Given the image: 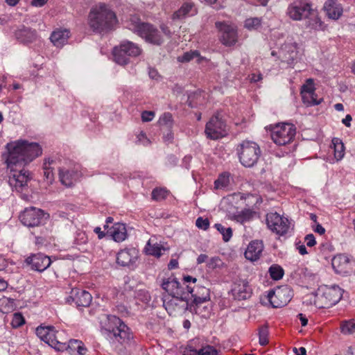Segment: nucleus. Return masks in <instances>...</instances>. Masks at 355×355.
I'll list each match as a JSON object with an SVG mask.
<instances>
[{"mask_svg":"<svg viewBox=\"0 0 355 355\" xmlns=\"http://www.w3.org/2000/svg\"><path fill=\"white\" fill-rule=\"evenodd\" d=\"M116 15L107 5L101 3L93 8L89 14V24L95 32L102 33L112 29L116 24Z\"/></svg>","mask_w":355,"mask_h":355,"instance_id":"nucleus-3","label":"nucleus"},{"mask_svg":"<svg viewBox=\"0 0 355 355\" xmlns=\"http://www.w3.org/2000/svg\"><path fill=\"white\" fill-rule=\"evenodd\" d=\"M216 229L223 235V239L227 242L232 236V230L231 227H225L220 223L215 224Z\"/></svg>","mask_w":355,"mask_h":355,"instance_id":"nucleus-40","label":"nucleus"},{"mask_svg":"<svg viewBox=\"0 0 355 355\" xmlns=\"http://www.w3.org/2000/svg\"><path fill=\"white\" fill-rule=\"evenodd\" d=\"M2 311L10 312L13 310L14 300L10 298H3L0 300Z\"/></svg>","mask_w":355,"mask_h":355,"instance_id":"nucleus-45","label":"nucleus"},{"mask_svg":"<svg viewBox=\"0 0 355 355\" xmlns=\"http://www.w3.org/2000/svg\"><path fill=\"white\" fill-rule=\"evenodd\" d=\"M343 291L338 286L325 287L317 292L314 304L319 309H327L336 304L343 297Z\"/></svg>","mask_w":355,"mask_h":355,"instance_id":"nucleus-6","label":"nucleus"},{"mask_svg":"<svg viewBox=\"0 0 355 355\" xmlns=\"http://www.w3.org/2000/svg\"><path fill=\"white\" fill-rule=\"evenodd\" d=\"M349 259L344 254H338L335 256L331 261L332 267L336 270H342L343 266L347 265Z\"/></svg>","mask_w":355,"mask_h":355,"instance_id":"nucleus-34","label":"nucleus"},{"mask_svg":"<svg viewBox=\"0 0 355 355\" xmlns=\"http://www.w3.org/2000/svg\"><path fill=\"white\" fill-rule=\"evenodd\" d=\"M194 58H198V62L202 59L198 51H191L185 52L182 56L178 58V60L180 62H187Z\"/></svg>","mask_w":355,"mask_h":355,"instance_id":"nucleus-36","label":"nucleus"},{"mask_svg":"<svg viewBox=\"0 0 355 355\" xmlns=\"http://www.w3.org/2000/svg\"><path fill=\"white\" fill-rule=\"evenodd\" d=\"M46 338L45 343L58 351H61L65 347L64 343H60L56 339L53 327H51Z\"/></svg>","mask_w":355,"mask_h":355,"instance_id":"nucleus-31","label":"nucleus"},{"mask_svg":"<svg viewBox=\"0 0 355 355\" xmlns=\"http://www.w3.org/2000/svg\"><path fill=\"white\" fill-rule=\"evenodd\" d=\"M48 0H32L31 4L35 7H42L43 6Z\"/></svg>","mask_w":355,"mask_h":355,"instance_id":"nucleus-58","label":"nucleus"},{"mask_svg":"<svg viewBox=\"0 0 355 355\" xmlns=\"http://www.w3.org/2000/svg\"><path fill=\"white\" fill-rule=\"evenodd\" d=\"M51 327H39L36 329L37 336L44 342L47 339L48 334Z\"/></svg>","mask_w":355,"mask_h":355,"instance_id":"nucleus-49","label":"nucleus"},{"mask_svg":"<svg viewBox=\"0 0 355 355\" xmlns=\"http://www.w3.org/2000/svg\"><path fill=\"white\" fill-rule=\"evenodd\" d=\"M55 163L52 159H45L43 164L44 177L48 184H52L54 180L53 167L51 166Z\"/></svg>","mask_w":355,"mask_h":355,"instance_id":"nucleus-29","label":"nucleus"},{"mask_svg":"<svg viewBox=\"0 0 355 355\" xmlns=\"http://www.w3.org/2000/svg\"><path fill=\"white\" fill-rule=\"evenodd\" d=\"M189 293H185L173 297L163 296V306L170 315L184 313L187 310L194 312L193 304L189 302Z\"/></svg>","mask_w":355,"mask_h":355,"instance_id":"nucleus-5","label":"nucleus"},{"mask_svg":"<svg viewBox=\"0 0 355 355\" xmlns=\"http://www.w3.org/2000/svg\"><path fill=\"white\" fill-rule=\"evenodd\" d=\"M152 239H150L146 247V249L148 252V253L150 255H153L157 257H161L162 254V251L166 250V249L164 248L162 245L158 243H155L153 245H151Z\"/></svg>","mask_w":355,"mask_h":355,"instance_id":"nucleus-33","label":"nucleus"},{"mask_svg":"<svg viewBox=\"0 0 355 355\" xmlns=\"http://www.w3.org/2000/svg\"><path fill=\"white\" fill-rule=\"evenodd\" d=\"M113 239L116 242H121L127 237L125 225L123 223H116L110 232Z\"/></svg>","mask_w":355,"mask_h":355,"instance_id":"nucleus-28","label":"nucleus"},{"mask_svg":"<svg viewBox=\"0 0 355 355\" xmlns=\"http://www.w3.org/2000/svg\"><path fill=\"white\" fill-rule=\"evenodd\" d=\"M141 53L140 47L130 41H124L113 49L114 60L121 65L127 64L129 62L130 57L138 56Z\"/></svg>","mask_w":355,"mask_h":355,"instance_id":"nucleus-9","label":"nucleus"},{"mask_svg":"<svg viewBox=\"0 0 355 355\" xmlns=\"http://www.w3.org/2000/svg\"><path fill=\"white\" fill-rule=\"evenodd\" d=\"M270 277L273 280H279L282 279L284 270L282 266L278 264H272L268 270Z\"/></svg>","mask_w":355,"mask_h":355,"instance_id":"nucleus-35","label":"nucleus"},{"mask_svg":"<svg viewBox=\"0 0 355 355\" xmlns=\"http://www.w3.org/2000/svg\"><path fill=\"white\" fill-rule=\"evenodd\" d=\"M261 19L259 17H253L247 19L245 21V27L248 30L257 29L260 27Z\"/></svg>","mask_w":355,"mask_h":355,"instance_id":"nucleus-43","label":"nucleus"},{"mask_svg":"<svg viewBox=\"0 0 355 355\" xmlns=\"http://www.w3.org/2000/svg\"><path fill=\"white\" fill-rule=\"evenodd\" d=\"M59 178L62 184L70 187L73 185L78 178V173L73 171L59 170Z\"/></svg>","mask_w":355,"mask_h":355,"instance_id":"nucleus-26","label":"nucleus"},{"mask_svg":"<svg viewBox=\"0 0 355 355\" xmlns=\"http://www.w3.org/2000/svg\"><path fill=\"white\" fill-rule=\"evenodd\" d=\"M72 350H76L80 355H85L87 349L82 341L79 340H70L68 345Z\"/></svg>","mask_w":355,"mask_h":355,"instance_id":"nucleus-37","label":"nucleus"},{"mask_svg":"<svg viewBox=\"0 0 355 355\" xmlns=\"http://www.w3.org/2000/svg\"><path fill=\"white\" fill-rule=\"evenodd\" d=\"M15 37L21 42L31 43L36 40L37 32L22 25L15 31Z\"/></svg>","mask_w":355,"mask_h":355,"instance_id":"nucleus-23","label":"nucleus"},{"mask_svg":"<svg viewBox=\"0 0 355 355\" xmlns=\"http://www.w3.org/2000/svg\"><path fill=\"white\" fill-rule=\"evenodd\" d=\"M230 182L229 175L221 174L218 178L215 180L214 185L216 189H223L228 186Z\"/></svg>","mask_w":355,"mask_h":355,"instance_id":"nucleus-42","label":"nucleus"},{"mask_svg":"<svg viewBox=\"0 0 355 355\" xmlns=\"http://www.w3.org/2000/svg\"><path fill=\"white\" fill-rule=\"evenodd\" d=\"M25 323V320L21 313H15L11 321V325L14 328H18Z\"/></svg>","mask_w":355,"mask_h":355,"instance_id":"nucleus-47","label":"nucleus"},{"mask_svg":"<svg viewBox=\"0 0 355 355\" xmlns=\"http://www.w3.org/2000/svg\"><path fill=\"white\" fill-rule=\"evenodd\" d=\"M305 25L311 29L319 31L324 29V24L318 17L317 12L311 8L309 16L305 17Z\"/></svg>","mask_w":355,"mask_h":355,"instance_id":"nucleus-25","label":"nucleus"},{"mask_svg":"<svg viewBox=\"0 0 355 355\" xmlns=\"http://www.w3.org/2000/svg\"><path fill=\"white\" fill-rule=\"evenodd\" d=\"M192 7H193V5L191 3H184L178 10H177L176 12H174L173 19H180L186 17L187 15H189Z\"/></svg>","mask_w":355,"mask_h":355,"instance_id":"nucleus-38","label":"nucleus"},{"mask_svg":"<svg viewBox=\"0 0 355 355\" xmlns=\"http://www.w3.org/2000/svg\"><path fill=\"white\" fill-rule=\"evenodd\" d=\"M49 215L41 209L34 207L26 208L19 215V220L27 227H36L45 223Z\"/></svg>","mask_w":355,"mask_h":355,"instance_id":"nucleus-11","label":"nucleus"},{"mask_svg":"<svg viewBox=\"0 0 355 355\" xmlns=\"http://www.w3.org/2000/svg\"><path fill=\"white\" fill-rule=\"evenodd\" d=\"M324 9L327 16L333 19H337L343 12V8L336 0H327L324 3Z\"/></svg>","mask_w":355,"mask_h":355,"instance_id":"nucleus-24","label":"nucleus"},{"mask_svg":"<svg viewBox=\"0 0 355 355\" xmlns=\"http://www.w3.org/2000/svg\"><path fill=\"white\" fill-rule=\"evenodd\" d=\"M314 231L320 235H322L325 232V229L319 223H317L315 228L314 229Z\"/></svg>","mask_w":355,"mask_h":355,"instance_id":"nucleus-64","label":"nucleus"},{"mask_svg":"<svg viewBox=\"0 0 355 355\" xmlns=\"http://www.w3.org/2000/svg\"><path fill=\"white\" fill-rule=\"evenodd\" d=\"M25 263L30 266L32 270L41 272L50 266L51 260L44 254L37 253L28 257L25 259Z\"/></svg>","mask_w":355,"mask_h":355,"instance_id":"nucleus-16","label":"nucleus"},{"mask_svg":"<svg viewBox=\"0 0 355 355\" xmlns=\"http://www.w3.org/2000/svg\"><path fill=\"white\" fill-rule=\"evenodd\" d=\"M304 241L308 247H313L316 244L315 238L313 234H307L304 238Z\"/></svg>","mask_w":355,"mask_h":355,"instance_id":"nucleus-55","label":"nucleus"},{"mask_svg":"<svg viewBox=\"0 0 355 355\" xmlns=\"http://www.w3.org/2000/svg\"><path fill=\"white\" fill-rule=\"evenodd\" d=\"M197 279L189 275L184 276L183 284H186V292L189 293V297H192L194 313L200 315L201 317H207L209 314V310L207 309L205 313L200 311V304L210 300L209 289L205 286L196 284Z\"/></svg>","mask_w":355,"mask_h":355,"instance_id":"nucleus-4","label":"nucleus"},{"mask_svg":"<svg viewBox=\"0 0 355 355\" xmlns=\"http://www.w3.org/2000/svg\"><path fill=\"white\" fill-rule=\"evenodd\" d=\"M309 94L311 101L306 99V97L305 95H304V94L302 95V99H303L304 103H306L309 105H317L320 104V103L322 101V98H320L319 100H317L315 98L316 94H315L314 92L313 93Z\"/></svg>","mask_w":355,"mask_h":355,"instance_id":"nucleus-51","label":"nucleus"},{"mask_svg":"<svg viewBox=\"0 0 355 355\" xmlns=\"http://www.w3.org/2000/svg\"><path fill=\"white\" fill-rule=\"evenodd\" d=\"M114 311H115L117 314H119V315L122 317L126 316L129 314V311L127 307L122 304H116L115 306Z\"/></svg>","mask_w":355,"mask_h":355,"instance_id":"nucleus-53","label":"nucleus"},{"mask_svg":"<svg viewBox=\"0 0 355 355\" xmlns=\"http://www.w3.org/2000/svg\"><path fill=\"white\" fill-rule=\"evenodd\" d=\"M218 350L211 345H205L200 348L198 352V355H218Z\"/></svg>","mask_w":355,"mask_h":355,"instance_id":"nucleus-46","label":"nucleus"},{"mask_svg":"<svg viewBox=\"0 0 355 355\" xmlns=\"http://www.w3.org/2000/svg\"><path fill=\"white\" fill-rule=\"evenodd\" d=\"M220 262V259L218 257H212L208 261L207 266L209 268L214 269L219 265Z\"/></svg>","mask_w":355,"mask_h":355,"instance_id":"nucleus-56","label":"nucleus"},{"mask_svg":"<svg viewBox=\"0 0 355 355\" xmlns=\"http://www.w3.org/2000/svg\"><path fill=\"white\" fill-rule=\"evenodd\" d=\"M234 291L239 300H246L251 295V289L248 282H243L242 285L239 284L234 289Z\"/></svg>","mask_w":355,"mask_h":355,"instance_id":"nucleus-30","label":"nucleus"},{"mask_svg":"<svg viewBox=\"0 0 355 355\" xmlns=\"http://www.w3.org/2000/svg\"><path fill=\"white\" fill-rule=\"evenodd\" d=\"M315 91V87L313 85V80L311 78H309L306 81V84L303 85L302 87L301 93H307L311 94Z\"/></svg>","mask_w":355,"mask_h":355,"instance_id":"nucleus-50","label":"nucleus"},{"mask_svg":"<svg viewBox=\"0 0 355 355\" xmlns=\"http://www.w3.org/2000/svg\"><path fill=\"white\" fill-rule=\"evenodd\" d=\"M292 291L288 287L277 288L268 291L267 298L274 308L286 305L291 300Z\"/></svg>","mask_w":355,"mask_h":355,"instance_id":"nucleus-14","label":"nucleus"},{"mask_svg":"<svg viewBox=\"0 0 355 355\" xmlns=\"http://www.w3.org/2000/svg\"><path fill=\"white\" fill-rule=\"evenodd\" d=\"M108 324L105 329L110 336H113L118 342L122 343L130 340L132 333L130 328L119 318V316L110 315L107 316Z\"/></svg>","mask_w":355,"mask_h":355,"instance_id":"nucleus-8","label":"nucleus"},{"mask_svg":"<svg viewBox=\"0 0 355 355\" xmlns=\"http://www.w3.org/2000/svg\"><path fill=\"white\" fill-rule=\"evenodd\" d=\"M278 58L282 62H285L289 67H292L297 58L296 44L292 42L284 44L279 51Z\"/></svg>","mask_w":355,"mask_h":355,"instance_id":"nucleus-19","label":"nucleus"},{"mask_svg":"<svg viewBox=\"0 0 355 355\" xmlns=\"http://www.w3.org/2000/svg\"><path fill=\"white\" fill-rule=\"evenodd\" d=\"M263 250V244L261 241H252L249 243L245 252V257L251 261H257L260 258Z\"/></svg>","mask_w":355,"mask_h":355,"instance_id":"nucleus-22","label":"nucleus"},{"mask_svg":"<svg viewBox=\"0 0 355 355\" xmlns=\"http://www.w3.org/2000/svg\"><path fill=\"white\" fill-rule=\"evenodd\" d=\"M168 191L163 188H156L152 191V198L156 201H160L167 197Z\"/></svg>","mask_w":355,"mask_h":355,"instance_id":"nucleus-41","label":"nucleus"},{"mask_svg":"<svg viewBox=\"0 0 355 355\" xmlns=\"http://www.w3.org/2000/svg\"><path fill=\"white\" fill-rule=\"evenodd\" d=\"M92 300V297L89 292L78 288H72L69 296L66 299L67 302H73L78 307L89 306Z\"/></svg>","mask_w":355,"mask_h":355,"instance_id":"nucleus-18","label":"nucleus"},{"mask_svg":"<svg viewBox=\"0 0 355 355\" xmlns=\"http://www.w3.org/2000/svg\"><path fill=\"white\" fill-rule=\"evenodd\" d=\"M125 27L144 39L146 42L160 46L164 38L160 31L153 24L144 22L137 15H130L124 22Z\"/></svg>","mask_w":355,"mask_h":355,"instance_id":"nucleus-2","label":"nucleus"},{"mask_svg":"<svg viewBox=\"0 0 355 355\" xmlns=\"http://www.w3.org/2000/svg\"><path fill=\"white\" fill-rule=\"evenodd\" d=\"M161 286L167 292V296L169 297L183 295L186 292V284H184L183 282L182 284L179 282L174 276L164 279Z\"/></svg>","mask_w":355,"mask_h":355,"instance_id":"nucleus-20","label":"nucleus"},{"mask_svg":"<svg viewBox=\"0 0 355 355\" xmlns=\"http://www.w3.org/2000/svg\"><path fill=\"white\" fill-rule=\"evenodd\" d=\"M155 116L154 112L152 111H144L141 113V119L144 122L151 121Z\"/></svg>","mask_w":355,"mask_h":355,"instance_id":"nucleus-54","label":"nucleus"},{"mask_svg":"<svg viewBox=\"0 0 355 355\" xmlns=\"http://www.w3.org/2000/svg\"><path fill=\"white\" fill-rule=\"evenodd\" d=\"M311 5L306 0H295L291 3L287 9V15L293 20H302L309 16Z\"/></svg>","mask_w":355,"mask_h":355,"instance_id":"nucleus-15","label":"nucleus"},{"mask_svg":"<svg viewBox=\"0 0 355 355\" xmlns=\"http://www.w3.org/2000/svg\"><path fill=\"white\" fill-rule=\"evenodd\" d=\"M332 145L334 149V157L337 161L342 159L345 155V146L342 140L339 138L332 139Z\"/></svg>","mask_w":355,"mask_h":355,"instance_id":"nucleus-32","label":"nucleus"},{"mask_svg":"<svg viewBox=\"0 0 355 355\" xmlns=\"http://www.w3.org/2000/svg\"><path fill=\"white\" fill-rule=\"evenodd\" d=\"M253 214V211L250 210H245L241 212V217L243 221H247L250 220L252 218Z\"/></svg>","mask_w":355,"mask_h":355,"instance_id":"nucleus-57","label":"nucleus"},{"mask_svg":"<svg viewBox=\"0 0 355 355\" xmlns=\"http://www.w3.org/2000/svg\"><path fill=\"white\" fill-rule=\"evenodd\" d=\"M341 331L343 334H351L355 332V321L351 320L345 321L341 325Z\"/></svg>","mask_w":355,"mask_h":355,"instance_id":"nucleus-44","label":"nucleus"},{"mask_svg":"<svg viewBox=\"0 0 355 355\" xmlns=\"http://www.w3.org/2000/svg\"><path fill=\"white\" fill-rule=\"evenodd\" d=\"M207 137L216 140L227 135V124L219 114L214 115L205 125Z\"/></svg>","mask_w":355,"mask_h":355,"instance_id":"nucleus-12","label":"nucleus"},{"mask_svg":"<svg viewBox=\"0 0 355 355\" xmlns=\"http://www.w3.org/2000/svg\"><path fill=\"white\" fill-rule=\"evenodd\" d=\"M266 224L271 231L280 236L286 234L290 228L288 219L281 216L277 212L269 213L266 215Z\"/></svg>","mask_w":355,"mask_h":355,"instance_id":"nucleus-13","label":"nucleus"},{"mask_svg":"<svg viewBox=\"0 0 355 355\" xmlns=\"http://www.w3.org/2000/svg\"><path fill=\"white\" fill-rule=\"evenodd\" d=\"M159 123L161 125H164L168 128H171L173 125V116L169 112H165L160 118H159Z\"/></svg>","mask_w":355,"mask_h":355,"instance_id":"nucleus-48","label":"nucleus"},{"mask_svg":"<svg viewBox=\"0 0 355 355\" xmlns=\"http://www.w3.org/2000/svg\"><path fill=\"white\" fill-rule=\"evenodd\" d=\"M352 118L351 115L350 114H347V115H346L345 118H344L342 120V122L347 127H350V125H351L350 122L352 121Z\"/></svg>","mask_w":355,"mask_h":355,"instance_id":"nucleus-63","label":"nucleus"},{"mask_svg":"<svg viewBox=\"0 0 355 355\" xmlns=\"http://www.w3.org/2000/svg\"><path fill=\"white\" fill-rule=\"evenodd\" d=\"M196 225L203 230H206L209 227V221L207 218L198 217L196 220Z\"/></svg>","mask_w":355,"mask_h":355,"instance_id":"nucleus-52","label":"nucleus"},{"mask_svg":"<svg viewBox=\"0 0 355 355\" xmlns=\"http://www.w3.org/2000/svg\"><path fill=\"white\" fill-rule=\"evenodd\" d=\"M268 326L264 324L259 329V343L261 345L265 346L268 343Z\"/></svg>","mask_w":355,"mask_h":355,"instance_id":"nucleus-39","label":"nucleus"},{"mask_svg":"<svg viewBox=\"0 0 355 355\" xmlns=\"http://www.w3.org/2000/svg\"><path fill=\"white\" fill-rule=\"evenodd\" d=\"M240 162L245 167H252L257 164L261 150L259 145L251 141H243L236 148Z\"/></svg>","mask_w":355,"mask_h":355,"instance_id":"nucleus-7","label":"nucleus"},{"mask_svg":"<svg viewBox=\"0 0 355 355\" xmlns=\"http://www.w3.org/2000/svg\"><path fill=\"white\" fill-rule=\"evenodd\" d=\"M208 256L205 254H200L198 258H197V263L201 264L202 263H205L207 261Z\"/></svg>","mask_w":355,"mask_h":355,"instance_id":"nucleus-59","label":"nucleus"},{"mask_svg":"<svg viewBox=\"0 0 355 355\" xmlns=\"http://www.w3.org/2000/svg\"><path fill=\"white\" fill-rule=\"evenodd\" d=\"M69 33L67 29L55 31L50 37L51 41L55 46L61 47L67 42Z\"/></svg>","mask_w":355,"mask_h":355,"instance_id":"nucleus-27","label":"nucleus"},{"mask_svg":"<svg viewBox=\"0 0 355 355\" xmlns=\"http://www.w3.org/2000/svg\"><path fill=\"white\" fill-rule=\"evenodd\" d=\"M295 133L296 128L293 124H277L272 128L271 139L277 145L284 146L293 139Z\"/></svg>","mask_w":355,"mask_h":355,"instance_id":"nucleus-10","label":"nucleus"},{"mask_svg":"<svg viewBox=\"0 0 355 355\" xmlns=\"http://www.w3.org/2000/svg\"><path fill=\"white\" fill-rule=\"evenodd\" d=\"M137 259V252L135 248L124 249L119 251L116 256V262L122 266H129Z\"/></svg>","mask_w":355,"mask_h":355,"instance_id":"nucleus-21","label":"nucleus"},{"mask_svg":"<svg viewBox=\"0 0 355 355\" xmlns=\"http://www.w3.org/2000/svg\"><path fill=\"white\" fill-rule=\"evenodd\" d=\"M216 27L220 32L221 42L225 46H232L237 40V33L236 29L224 22H216Z\"/></svg>","mask_w":355,"mask_h":355,"instance_id":"nucleus-17","label":"nucleus"},{"mask_svg":"<svg viewBox=\"0 0 355 355\" xmlns=\"http://www.w3.org/2000/svg\"><path fill=\"white\" fill-rule=\"evenodd\" d=\"M6 163L10 171L8 183L16 191L21 192L32 179L31 173L24 166L42 153L40 146L35 142L18 140L7 144Z\"/></svg>","mask_w":355,"mask_h":355,"instance_id":"nucleus-1","label":"nucleus"},{"mask_svg":"<svg viewBox=\"0 0 355 355\" xmlns=\"http://www.w3.org/2000/svg\"><path fill=\"white\" fill-rule=\"evenodd\" d=\"M293 352L295 353V355H306V350L304 347H301L299 349L294 348Z\"/></svg>","mask_w":355,"mask_h":355,"instance_id":"nucleus-62","label":"nucleus"},{"mask_svg":"<svg viewBox=\"0 0 355 355\" xmlns=\"http://www.w3.org/2000/svg\"><path fill=\"white\" fill-rule=\"evenodd\" d=\"M297 318L300 319V322H301V324L302 327H305L307 325V323H308V319L306 318V317L302 314V313H299L297 315Z\"/></svg>","mask_w":355,"mask_h":355,"instance_id":"nucleus-60","label":"nucleus"},{"mask_svg":"<svg viewBox=\"0 0 355 355\" xmlns=\"http://www.w3.org/2000/svg\"><path fill=\"white\" fill-rule=\"evenodd\" d=\"M178 266V261L177 259H171L169 262V263L168 264V268L169 270H173V269H175V268H177Z\"/></svg>","mask_w":355,"mask_h":355,"instance_id":"nucleus-61","label":"nucleus"}]
</instances>
